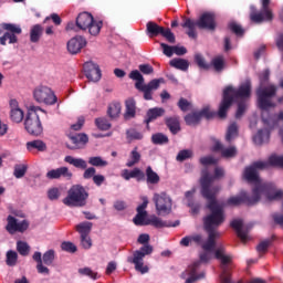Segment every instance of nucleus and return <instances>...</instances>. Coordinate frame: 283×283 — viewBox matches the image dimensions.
<instances>
[{
    "mask_svg": "<svg viewBox=\"0 0 283 283\" xmlns=\"http://www.w3.org/2000/svg\"><path fill=\"white\" fill-rule=\"evenodd\" d=\"M224 177V169L217 167L214 169V176L208 175L207 171H202L200 178L201 196L208 200V209L210 214L203 219V227L208 233V239L205 240L202 234H192L181 239V247H189L191 242L201 247L200 262L202 264H209L216 258L221 263L222 273L220 275L221 283H233L231 281V272H229V264H231L233 258L227 253L224 247L218 245L216 248V240L220 238V231L218 227L224 222V209L218 205L216 196L220 192L219 186H213V180Z\"/></svg>",
    "mask_w": 283,
    "mask_h": 283,
    "instance_id": "obj_1",
    "label": "nucleus"
},
{
    "mask_svg": "<svg viewBox=\"0 0 283 283\" xmlns=\"http://www.w3.org/2000/svg\"><path fill=\"white\" fill-rule=\"evenodd\" d=\"M271 166L283 167V156L272 155L268 161H255L247 167L243 172V178L254 185L252 196L249 197L245 191H242L239 196L230 197L227 205L230 207H238V205H242V202H245V205H258L262 197H264L268 202L282 200L283 191L276 189L273 184L262 182L258 175V171L269 169Z\"/></svg>",
    "mask_w": 283,
    "mask_h": 283,
    "instance_id": "obj_2",
    "label": "nucleus"
},
{
    "mask_svg": "<svg viewBox=\"0 0 283 283\" xmlns=\"http://www.w3.org/2000/svg\"><path fill=\"white\" fill-rule=\"evenodd\" d=\"M271 72L265 70L260 75V86L256 91L259 107L262 108V123L263 129H259L254 135L253 140L255 145H264V143H269L271 138V129H273L276 125H283V111H280L276 114V120L269 113V108L275 107V103L273 98H275V94L277 93V86L269 83V76Z\"/></svg>",
    "mask_w": 283,
    "mask_h": 283,
    "instance_id": "obj_3",
    "label": "nucleus"
},
{
    "mask_svg": "<svg viewBox=\"0 0 283 283\" xmlns=\"http://www.w3.org/2000/svg\"><path fill=\"white\" fill-rule=\"evenodd\" d=\"M251 96V81L243 82L238 90L232 86H228L223 90V98L219 106V118H227V112L231 107L233 101H245Z\"/></svg>",
    "mask_w": 283,
    "mask_h": 283,
    "instance_id": "obj_4",
    "label": "nucleus"
},
{
    "mask_svg": "<svg viewBox=\"0 0 283 283\" xmlns=\"http://www.w3.org/2000/svg\"><path fill=\"white\" fill-rule=\"evenodd\" d=\"M137 242L144 245L133 253L132 263L135 265V270L138 271V273L145 275V273H149V266L145 265V255H151V253H154V247L148 243L149 234L147 233L140 234Z\"/></svg>",
    "mask_w": 283,
    "mask_h": 283,
    "instance_id": "obj_5",
    "label": "nucleus"
},
{
    "mask_svg": "<svg viewBox=\"0 0 283 283\" xmlns=\"http://www.w3.org/2000/svg\"><path fill=\"white\" fill-rule=\"evenodd\" d=\"M88 193L82 186H73L67 191V196L63 199L66 207H85L87 205Z\"/></svg>",
    "mask_w": 283,
    "mask_h": 283,
    "instance_id": "obj_6",
    "label": "nucleus"
},
{
    "mask_svg": "<svg viewBox=\"0 0 283 283\" xmlns=\"http://www.w3.org/2000/svg\"><path fill=\"white\" fill-rule=\"evenodd\" d=\"M76 27L83 31L87 30L92 36H96L103 28V22L94 20L91 13L83 12L76 18Z\"/></svg>",
    "mask_w": 283,
    "mask_h": 283,
    "instance_id": "obj_7",
    "label": "nucleus"
},
{
    "mask_svg": "<svg viewBox=\"0 0 283 283\" xmlns=\"http://www.w3.org/2000/svg\"><path fill=\"white\" fill-rule=\"evenodd\" d=\"M153 202L155 203L158 216H168L171 213L172 201L171 197L167 192H155L153 196Z\"/></svg>",
    "mask_w": 283,
    "mask_h": 283,
    "instance_id": "obj_8",
    "label": "nucleus"
},
{
    "mask_svg": "<svg viewBox=\"0 0 283 283\" xmlns=\"http://www.w3.org/2000/svg\"><path fill=\"white\" fill-rule=\"evenodd\" d=\"M33 98L36 103H42L43 105H56L59 101L54 91L49 86H38L33 91Z\"/></svg>",
    "mask_w": 283,
    "mask_h": 283,
    "instance_id": "obj_9",
    "label": "nucleus"
},
{
    "mask_svg": "<svg viewBox=\"0 0 283 283\" xmlns=\"http://www.w3.org/2000/svg\"><path fill=\"white\" fill-rule=\"evenodd\" d=\"M24 127L32 136H41V134H43V125L41 124V118H39V114H36L35 109H29Z\"/></svg>",
    "mask_w": 283,
    "mask_h": 283,
    "instance_id": "obj_10",
    "label": "nucleus"
},
{
    "mask_svg": "<svg viewBox=\"0 0 283 283\" xmlns=\"http://www.w3.org/2000/svg\"><path fill=\"white\" fill-rule=\"evenodd\" d=\"M262 11L255 13V8L251 7L250 19L253 23H262V21H271L273 19V12L269 10V3L271 0H261Z\"/></svg>",
    "mask_w": 283,
    "mask_h": 283,
    "instance_id": "obj_11",
    "label": "nucleus"
},
{
    "mask_svg": "<svg viewBox=\"0 0 283 283\" xmlns=\"http://www.w3.org/2000/svg\"><path fill=\"white\" fill-rule=\"evenodd\" d=\"M198 269H200V261L190 264L188 269L181 273V280H185V283H196L198 280H202L205 272L198 274Z\"/></svg>",
    "mask_w": 283,
    "mask_h": 283,
    "instance_id": "obj_12",
    "label": "nucleus"
},
{
    "mask_svg": "<svg viewBox=\"0 0 283 283\" xmlns=\"http://www.w3.org/2000/svg\"><path fill=\"white\" fill-rule=\"evenodd\" d=\"M28 227H30V223L27 220L19 221V219L12 216L7 218L6 229L11 235H14V233H23L28 231Z\"/></svg>",
    "mask_w": 283,
    "mask_h": 283,
    "instance_id": "obj_13",
    "label": "nucleus"
},
{
    "mask_svg": "<svg viewBox=\"0 0 283 283\" xmlns=\"http://www.w3.org/2000/svg\"><path fill=\"white\" fill-rule=\"evenodd\" d=\"M143 203L137 207V214L133 219L134 224L137 227H147L149 224V219H147V205H149V199L147 197L142 198Z\"/></svg>",
    "mask_w": 283,
    "mask_h": 283,
    "instance_id": "obj_14",
    "label": "nucleus"
},
{
    "mask_svg": "<svg viewBox=\"0 0 283 283\" xmlns=\"http://www.w3.org/2000/svg\"><path fill=\"white\" fill-rule=\"evenodd\" d=\"M199 30H216V15L213 13H203L197 20Z\"/></svg>",
    "mask_w": 283,
    "mask_h": 283,
    "instance_id": "obj_15",
    "label": "nucleus"
},
{
    "mask_svg": "<svg viewBox=\"0 0 283 283\" xmlns=\"http://www.w3.org/2000/svg\"><path fill=\"white\" fill-rule=\"evenodd\" d=\"M212 151H220L222 158H235L238 156V148L235 146L224 147L220 140L214 139Z\"/></svg>",
    "mask_w": 283,
    "mask_h": 283,
    "instance_id": "obj_16",
    "label": "nucleus"
},
{
    "mask_svg": "<svg viewBox=\"0 0 283 283\" xmlns=\"http://www.w3.org/2000/svg\"><path fill=\"white\" fill-rule=\"evenodd\" d=\"M84 72L88 81H92L93 83H97V81H101V69L97 66L96 63L86 62L84 64Z\"/></svg>",
    "mask_w": 283,
    "mask_h": 283,
    "instance_id": "obj_17",
    "label": "nucleus"
},
{
    "mask_svg": "<svg viewBox=\"0 0 283 283\" xmlns=\"http://www.w3.org/2000/svg\"><path fill=\"white\" fill-rule=\"evenodd\" d=\"M10 118L13 123H21L25 116L23 108L19 105L17 99H11L10 103Z\"/></svg>",
    "mask_w": 283,
    "mask_h": 283,
    "instance_id": "obj_18",
    "label": "nucleus"
},
{
    "mask_svg": "<svg viewBox=\"0 0 283 283\" xmlns=\"http://www.w3.org/2000/svg\"><path fill=\"white\" fill-rule=\"evenodd\" d=\"M86 45L87 41L85 40V38L77 35L75 38H72L67 42V51L70 52V54H78V52H81V49L85 48Z\"/></svg>",
    "mask_w": 283,
    "mask_h": 283,
    "instance_id": "obj_19",
    "label": "nucleus"
},
{
    "mask_svg": "<svg viewBox=\"0 0 283 283\" xmlns=\"http://www.w3.org/2000/svg\"><path fill=\"white\" fill-rule=\"evenodd\" d=\"M244 222L242 219H234L231 222L232 229L237 231L238 238H240L241 242L247 243L251 240V235H249V231L243 229Z\"/></svg>",
    "mask_w": 283,
    "mask_h": 283,
    "instance_id": "obj_20",
    "label": "nucleus"
},
{
    "mask_svg": "<svg viewBox=\"0 0 283 283\" xmlns=\"http://www.w3.org/2000/svg\"><path fill=\"white\" fill-rule=\"evenodd\" d=\"M62 177L67 178L69 180H70V178H72V171H70L69 167H60L56 169L49 170L46 172V178L49 180H56Z\"/></svg>",
    "mask_w": 283,
    "mask_h": 283,
    "instance_id": "obj_21",
    "label": "nucleus"
},
{
    "mask_svg": "<svg viewBox=\"0 0 283 283\" xmlns=\"http://www.w3.org/2000/svg\"><path fill=\"white\" fill-rule=\"evenodd\" d=\"M71 144H67L69 149H83L87 145V135L77 134L70 137Z\"/></svg>",
    "mask_w": 283,
    "mask_h": 283,
    "instance_id": "obj_22",
    "label": "nucleus"
},
{
    "mask_svg": "<svg viewBox=\"0 0 283 283\" xmlns=\"http://www.w3.org/2000/svg\"><path fill=\"white\" fill-rule=\"evenodd\" d=\"M165 116V108L163 107H154L147 111L145 123L147 125V129H149V123H154V120H158V118Z\"/></svg>",
    "mask_w": 283,
    "mask_h": 283,
    "instance_id": "obj_23",
    "label": "nucleus"
},
{
    "mask_svg": "<svg viewBox=\"0 0 283 283\" xmlns=\"http://www.w3.org/2000/svg\"><path fill=\"white\" fill-rule=\"evenodd\" d=\"M125 120H132V118H136V99L129 97L125 102V113H124Z\"/></svg>",
    "mask_w": 283,
    "mask_h": 283,
    "instance_id": "obj_24",
    "label": "nucleus"
},
{
    "mask_svg": "<svg viewBox=\"0 0 283 283\" xmlns=\"http://www.w3.org/2000/svg\"><path fill=\"white\" fill-rule=\"evenodd\" d=\"M122 178H124V180H132V178H136V180L140 182V180H145V172H143L140 168H134L130 171L128 169H124L122 171Z\"/></svg>",
    "mask_w": 283,
    "mask_h": 283,
    "instance_id": "obj_25",
    "label": "nucleus"
},
{
    "mask_svg": "<svg viewBox=\"0 0 283 283\" xmlns=\"http://www.w3.org/2000/svg\"><path fill=\"white\" fill-rule=\"evenodd\" d=\"M181 27L187 28V34L190 39H198V33L196 32V28H198V22L191 20L190 18L184 19Z\"/></svg>",
    "mask_w": 283,
    "mask_h": 283,
    "instance_id": "obj_26",
    "label": "nucleus"
},
{
    "mask_svg": "<svg viewBox=\"0 0 283 283\" xmlns=\"http://www.w3.org/2000/svg\"><path fill=\"white\" fill-rule=\"evenodd\" d=\"M129 78H132V81H136V83H135L136 90H139V92H144L145 86L147 84H144L145 83V77H143V74H140L138 72V70L132 71L130 74H129Z\"/></svg>",
    "mask_w": 283,
    "mask_h": 283,
    "instance_id": "obj_27",
    "label": "nucleus"
},
{
    "mask_svg": "<svg viewBox=\"0 0 283 283\" xmlns=\"http://www.w3.org/2000/svg\"><path fill=\"white\" fill-rule=\"evenodd\" d=\"M64 163L72 165L76 169H87V161L83 158H76L72 156H66Z\"/></svg>",
    "mask_w": 283,
    "mask_h": 283,
    "instance_id": "obj_28",
    "label": "nucleus"
},
{
    "mask_svg": "<svg viewBox=\"0 0 283 283\" xmlns=\"http://www.w3.org/2000/svg\"><path fill=\"white\" fill-rule=\"evenodd\" d=\"M196 195V188H192L189 191H186L185 193V198L187 200V205L188 207L191 208V212L192 213H198V211H200V205L193 202V196Z\"/></svg>",
    "mask_w": 283,
    "mask_h": 283,
    "instance_id": "obj_29",
    "label": "nucleus"
},
{
    "mask_svg": "<svg viewBox=\"0 0 283 283\" xmlns=\"http://www.w3.org/2000/svg\"><path fill=\"white\" fill-rule=\"evenodd\" d=\"M169 65L170 67H175V70H181V72L189 70V61L180 57L170 60Z\"/></svg>",
    "mask_w": 283,
    "mask_h": 283,
    "instance_id": "obj_30",
    "label": "nucleus"
},
{
    "mask_svg": "<svg viewBox=\"0 0 283 283\" xmlns=\"http://www.w3.org/2000/svg\"><path fill=\"white\" fill-rule=\"evenodd\" d=\"M27 149L28 151H33L34 149H36V151H46L48 145H45L43 140L35 139L27 143Z\"/></svg>",
    "mask_w": 283,
    "mask_h": 283,
    "instance_id": "obj_31",
    "label": "nucleus"
},
{
    "mask_svg": "<svg viewBox=\"0 0 283 283\" xmlns=\"http://www.w3.org/2000/svg\"><path fill=\"white\" fill-rule=\"evenodd\" d=\"M42 34H43V27H41V24L33 25L30 31L31 43H39Z\"/></svg>",
    "mask_w": 283,
    "mask_h": 283,
    "instance_id": "obj_32",
    "label": "nucleus"
},
{
    "mask_svg": "<svg viewBox=\"0 0 283 283\" xmlns=\"http://www.w3.org/2000/svg\"><path fill=\"white\" fill-rule=\"evenodd\" d=\"M166 125L171 134H178V132H180V119L177 117L166 118Z\"/></svg>",
    "mask_w": 283,
    "mask_h": 283,
    "instance_id": "obj_33",
    "label": "nucleus"
},
{
    "mask_svg": "<svg viewBox=\"0 0 283 283\" xmlns=\"http://www.w3.org/2000/svg\"><path fill=\"white\" fill-rule=\"evenodd\" d=\"M146 178L148 185H158L160 182V176L151 169V166H148L146 169Z\"/></svg>",
    "mask_w": 283,
    "mask_h": 283,
    "instance_id": "obj_34",
    "label": "nucleus"
},
{
    "mask_svg": "<svg viewBox=\"0 0 283 283\" xmlns=\"http://www.w3.org/2000/svg\"><path fill=\"white\" fill-rule=\"evenodd\" d=\"M146 32L150 38L158 36V34H160V32H163V27L158 25L155 22H148L146 24Z\"/></svg>",
    "mask_w": 283,
    "mask_h": 283,
    "instance_id": "obj_35",
    "label": "nucleus"
},
{
    "mask_svg": "<svg viewBox=\"0 0 283 283\" xmlns=\"http://www.w3.org/2000/svg\"><path fill=\"white\" fill-rule=\"evenodd\" d=\"M122 109H123V107L120 106V103H118V102L112 103L108 106L107 114H108L109 118H118V116H120Z\"/></svg>",
    "mask_w": 283,
    "mask_h": 283,
    "instance_id": "obj_36",
    "label": "nucleus"
},
{
    "mask_svg": "<svg viewBox=\"0 0 283 283\" xmlns=\"http://www.w3.org/2000/svg\"><path fill=\"white\" fill-rule=\"evenodd\" d=\"M75 229L81 237L90 235V232L92 231V222L90 221L81 222L80 224L76 226Z\"/></svg>",
    "mask_w": 283,
    "mask_h": 283,
    "instance_id": "obj_37",
    "label": "nucleus"
},
{
    "mask_svg": "<svg viewBox=\"0 0 283 283\" xmlns=\"http://www.w3.org/2000/svg\"><path fill=\"white\" fill-rule=\"evenodd\" d=\"M138 163H140V153H138V147H135L130 151V157L126 163V167H134V165H138Z\"/></svg>",
    "mask_w": 283,
    "mask_h": 283,
    "instance_id": "obj_38",
    "label": "nucleus"
},
{
    "mask_svg": "<svg viewBox=\"0 0 283 283\" xmlns=\"http://www.w3.org/2000/svg\"><path fill=\"white\" fill-rule=\"evenodd\" d=\"M88 164H91L92 167H107V165H109V163L101 156L90 157Z\"/></svg>",
    "mask_w": 283,
    "mask_h": 283,
    "instance_id": "obj_39",
    "label": "nucleus"
},
{
    "mask_svg": "<svg viewBox=\"0 0 283 283\" xmlns=\"http://www.w3.org/2000/svg\"><path fill=\"white\" fill-rule=\"evenodd\" d=\"M151 142L154 145H167V143H169V137L163 133H157L151 136Z\"/></svg>",
    "mask_w": 283,
    "mask_h": 283,
    "instance_id": "obj_40",
    "label": "nucleus"
},
{
    "mask_svg": "<svg viewBox=\"0 0 283 283\" xmlns=\"http://www.w3.org/2000/svg\"><path fill=\"white\" fill-rule=\"evenodd\" d=\"M238 136V124L233 123L228 127L227 134H226V140L228 143H231L234 138Z\"/></svg>",
    "mask_w": 283,
    "mask_h": 283,
    "instance_id": "obj_41",
    "label": "nucleus"
},
{
    "mask_svg": "<svg viewBox=\"0 0 283 283\" xmlns=\"http://www.w3.org/2000/svg\"><path fill=\"white\" fill-rule=\"evenodd\" d=\"M95 125L98 127L102 132H107V129H112V124L107 118L105 117H98L95 119Z\"/></svg>",
    "mask_w": 283,
    "mask_h": 283,
    "instance_id": "obj_42",
    "label": "nucleus"
},
{
    "mask_svg": "<svg viewBox=\"0 0 283 283\" xmlns=\"http://www.w3.org/2000/svg\"><path fill=\"white\" fill-rule=\"evenodd\" d=\"M55 258L56 252L54 250H48L42 256V262L46 264V266H51V264L54 263Z\"/></svg>",
    "mask_w": 283,
    "mask_h": 283,
    "instance_id": "obj_43",
    "label": "nucleus"
},
{
    "mask_svg": "<svg viewBox=\"0 0 283 283\" xmlns=\"http://www.w3.org/2000/svg\"><path fill=\"white\" fill-rule=\"evenodd\" d=\"M18 260H19V254L15 251L9 250L7 252L6 263L8 266H17Z\"/></svg>",
    "mask_w": 283,
    "mask_h": 283,
    "instance_id": "obj_44",
    "label": "nucleus"
},
{
    "mask_svg": "<svg viewBox=\"0 0 283 283\" xmlns=\"http://www.w3.org/2000/svg\"><path fill=\"white\" fill-rule=\"evenodd\" d=\"M17 251L20 255H30V245L25 241H18Z\"/></svg>",
    "mask_w": 283,
    "mask_h": 283,
    "instance_id": "obj_45",
    "label": "nucleus"
},
{
    "mask_svg": "<svg viewBox=\"0 0 283 283\" xmlns=\"http://www.w3.org/2000/svg\"><path fill=\"white\" fill-rule=\"evenodd\" d=\"M187 125H198L202 118L200 117V113H192L185 117Z\"/></svg>",
    "mask_w": 283,
    "mask_h": 283,
    "instance_id": "obj_46",
    "label": "nucleus"
},
{
    "mask_svg": "<svg viewBox=\"0 0 283 283\" xmlns=\"http://www.w3.org/2000/svg\"><path fill=\"white\" fill-rule=\"evenodd\" d=\"M211 63L216 72H222L224 70V57L222 55L214 57Z\"/></svg>",
    "mask_w": 283,
    "mask_h": 283,
    "instance_id": "obj_47",
    "label": "nucleus"
},
{
    "mask_svg": "<svg viewBox=\"0 0 283 283\" xmlns=\"http://www.w3.org/2000/svg\"><path fill=\"white\" fill-rule=\"evenodd\" d=\"M7 41H9L10 44L17 43L18 41L17 35L14 33L6 32L3 36L0 38V44L6 45Z\"/></svg>",
    "mask_w": 283,
    "mask_h": 283,
    "instance_id": "obj_48",
    "label": "nucleus"
},
{
    "mask_svg": "<svg viewBox=\"0 0 283 283\" xmlns=\"http://www.w3.org/2000/svg\"><path fill=\"white\" fill-rule=\"evenodd\" d=\"M148 224H151V227H156L157 229H163V227H169V224H167L165 221L156 216H153L148 219Z\"/></svg>",
    "mask_w": 283,
    "mask_h": 283,
    "instance_id": "obj_49",
    "label": "nucleus"
},
{
    "mask_svg": "<svg viewBox=\"0 0 283 283\" xmlns=\"http://www.w3.org/2000/svg\"><path fill=\"white\" fill-rule=\"evenodd\" d=\"M3 30H7V32H11V34H21V25L12 24V23H2Z\"/></svg>",
    "mask_w": 283,
    "mask_h": 283,
    "instance_id": "obj_50",
    "label": "nucleus"
},
{
    "mask_svg": "<svg viewBox=\"0 0 283 283\" xmlns=\"http://www.w3.org/2000/svg\"><path fill=\"white\" fill-rule=\"evenodd\" d=\"M77 272L80 275H86V277H91V280H98V273L92 271L90 268L78 269Z\"/></svg>",
    "mask_w": 283,
    "mask_h": 283,
    "instance_id": "obj_51",
    "label": "nucleus"
},
{
    "mask_svg": "<svg viewBox=\"0 0 283 283\" xmlns=\"http://www.w3.org/2000/svg\"><path fill=\"white\" fill-rule=\"evenodd\" d=\"M160 83H165V80L158 78V80H151L148 84H146L144 87L148 90L149 92H154L160 87Z\"/></svg>",
    "mask_w": 283,
    "mask_h": 283,
    "instance_id": "obj_52",
    "label": "nucleus"
},
{
    "mask_svg": "<svg viewBox=\"0 0 283 283\" xmlns=\"http://www.w3.org/2000/svg\"><path fill=\"white\" fill-rule=\"evenodd\" d=\"M161 36H165L169 43H176V35L171 32V29L161 28V32L159 33Z\"/></svg>",
    "mask_w": 283,
    "mask_h": 283,
    "instance_id": "obj_53",
    "label": "nucleus"
},
{
    "mask_svg": "<svg viewBox=\"0 0 283 283\" xmlns=\"http://www.w3.org/2000/svg\"><path fill=\"white\" fill-rule=\"evenodd\" d=\"M25 171H28V167H25V165H17L14 167L13 176L17 178H23L25 176Z\"/></svg>",
    "mask_w": 283,
    "mask_h": 283,
    "instance_id": "obj_54",
    "label": "nucleus"
},
{
    "mask_svg": "<svg viewBox=\"0 0 283 283\" xmlns=\"http://www.w3.org/2000/svg\"><path fill=\"white\" fill-rule=\"evenodd\" d=\"M200 165H203V167H208V165H216L218 163V159L213 158L212 156H206L201 157L199 159Z\"/></svg>",
    "mask_w": 283,
    "mask_h": 283,
    "instance_id": "obj_55",
    "label": "nucleus"
},
{
    "mask_svg": "<svg viewBox=\"0 0 283 283\" xmlns=\"http://www.w3.org/2000/svg\"><path fill=\"white\" fill-rule=\"evenodd\" d=\"M191 156H193V151L191 150H181L178 153L177 155V160L179 163H182V160H187V158H191Z\"/></svg>",
    "mask_w": 283,
    "mask_h": 283,
    "instance_id": "obj_56",
    "label": "nucleus"
},
{
    "mask_svg": "<svg viewBox=\"0 0 283 283\" xmlns=\"http://www.w3.org/2000/svg\"><path fill=\"white\" fill-rule=\"evenodd\" d=\"M61 249L67 253H76V245L72 242H63Z\"/></svg>",
    "mask_w": 283,
    "mask_h": 283,
    "instance_id": "obj_57",
    "label": "nucleus"
},
{
    "mask_svg": "<svg viewBox=\"0 0 283 283\" xmlns=\"http://www.w3.org/2000/svg\"><path fill=\"white\" fill-rule=\"evenodd\" d=\"M81 247L86 250L92 249V238H90V234L81 237Z\"/></svg>",
    "mask_w": 283,
    "mask_h": 283,
    "instance_id": "obj_58",
    "label": "nucleus"
},
{
    "mask_svg": "<svg viewBox=\"0 0 283 283\" xmlns=\"http://www.w3.org/2000/svg\"><path fill=\"white\" fill-rule=\"evenodd\" d=\"M127 138L129 140H143V135L135 129H130L127 132Z\"/></svg>",
    "mask_w": 283,
    "mask_h": 283,
    "instance_id": "obj_59",
    "label": "nucleus"
},
{
    "mask_svg": "<svg viewBox=\"0 0 283 283\" xmlns=\"http://www.w3.org/2000/svg\"><path fill=\"white\" fill-rule=\"evenodd\" d=\"M230 30H232L234 32V34H237L238 36L244 34V30H242V27L235 22H231L229 24Z\"/></svg>",
    "mask_w": 283,
    "mask_h": 283,
    "instance_id": "obj_60",
    "label": "nucleus"
},
{
    "mask_svg": "<svg viewBox=\"0 0 283 283\" xmlns=\"http://www.w3.org/2000/svg\"><path fill=\"white\" fill-rule=\"evenodd\" d=\"M138 67L142 74H146V75L154 74V66L150 64H140Z\"/></svg>",
    "mask_w": 283,
    "mask_h": 283,
    "instance_id": "obj_61",
    "label": "nucleus"
},
{
    "mask_svg": "<svg viewBox=\"0 0 283 283\" xmlns=\"http://www.w3.org/2000/svg\"><path fill=\"white\" fill-rule=\"evenodd\" d=\"M160 46L163 49L165 56H168V57L174 56V46H170L166 43H160Z\"/></svg>",
    "mask_w": 283,
    "mask_h": 283,
    "instance_id": "obj_62",
    "label": "nucleus"
},
{
    "mask_svg": "<svg viewBox=\"0 0 283 283\" xmlns=\"http://www.w3.org/2000/svg\"><path fill=\"white\" fill-rule=\"evenodd\" d=\"M94 176H96V168L94 167H90V168H85V171L83 174V178H85V180H90V178H94Z\"/></svg>",
    "mask_w": 283,
    "mask_h": 283,
    "instance_id": "obj_63",
    "label": "nucleus"
},
{
    "mask_svg": "<svg viewBox=\"0 0 283 283\" xmlns=\"http://www.w3.org/2000/svg\"><path fill=\"white\" fill-rule=\"evenodd\" d=\"M48 196L51 200H59L61 191L59 190V188H52L48 191Z\"/></svg>",
    "mask_w": 283,
    "mask_h": 283,
    "instance_id": "obj_64",
    "label": "nucleus"
}]
</instances>
